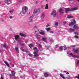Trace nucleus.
I'll return each instance as SVG.
<instances>
[{"instance_id":"nucleus-1","label":"nucleus","mask_w":79,"mask_h":79,"mask_svg":"<svg viewBox=\"0 0 79 79\" xmlns=\"http://www.w3.org/2000/svg\"><path fill=\"white\" fill-rule=\"evenodd\" d=\"M77 10V8L76 7L70 9L69 8H65V13H67V12H68L69 11H75V10Z\"/></svg>"},{"instance_id":"nucleus-2","label":"nucleus","mask_w":79,"mask_h":79,"mask_svg":"<svg viewBox=\"0 0 79 79\" xmlns=\"http://www.w3.org/2000/svg\"><path fill=\"white\" fill-rule=\"evenodd\" d=\"M73 51L76 54H79V48H75L73 49Z\"/></svg>"},{"instance_id":"nucleus-3","label":"nucleus","mask_w":79,"mask_h":79,"mask_svg":"<svg viewBox=\"0 0 79 79\" xmlns=\"http://www.w3.org/2000/svg\"><path fill=\"white\" fill-rule=\"evenodd\" d=\"M22 13L23 14H25V13H26V10H27V7L26 6H24L22 8Z\"/></svg>"},{"instance_id":"nucleus-4","label":"nucleus","mask_w":79,"mask_h":79,"mask_svg":"<svg viewBox=\"0 0 79 79\" xmlns=\"http://www.w3.org/2000/svg\"><path fill=\"white\" fill-rule=\"evenodd\" d=\"M57 13L55 11H53L52 12L51 14V15L53 16V17H55L56 16V14Z\"/></svg>"},{"instance_id":"nucleus-5","label":"nucleus","mask_w":79,"mask_h":79,"mask_svg":"<svg viewBox=\"0 0 79 79\" xmlns=\"http://www.w3.org/2000/svg\"><path fill=\"white\" fill-rule=\"evenodd\" d=\"M11 72L12 74H10L11 77H14L15 76V72L13 71H11Z\"/></svg>"},{"instance_id":"nucleus-6","label":"nucleus","mask_w":79,"mask_h":79,"mask_svg":"<svg viewBox=\"0 0 79 79\" xmlns=\"http://www.w3.org/2000/svg\"><path fill=\"white\" fill-rule=\"evenodd\" d=\"M33 17H34V15H32L30 17L29 21L28 22L29 24L30 23H32L33 22V20H32V18H33Z\"/></svg>"},{"instance_id":"nucleus-7","label":"nucleus","mask_w":79,"mask_h":79,"mask_svg":"<svg viewBox=\"0 0 79 79\" xmlns=\"http://www.w3.org/2000/svg\"><path fill=\"white\" fill-rule=\"evenodd\" d=\"M69 55H71V56H73L74 58H79V56L73 55L72 53H70L69 54Z\"/></svg>"},{"instance_id":"nucleus-8","label":"nucleus","mask_w":79,"mask_h":79,"mask_svg":"<svg viewBox=\"0 0 79 79\" xmlns=\"http://www.w3.org/2000/svg\"><path fill=\"white\" fill-rule=\"evenodd\" d=\"M33 53L34 54V56L35 57H38V56H39V55L37 54V52H33Z\"/></svg>"},{"instance_id":"nucleus-9","label":"nucleus","mask_w":79,"mask_h":79,"mask_svg":"<svg viewBox=\"0 0 79 79\" xmlns=\"http://www.w3.org/2000/svg\"><path fill=\"white\" fill-rule=\"evenodd\" d=\"M74 23L73 22H71V23H69V26L71 27V26H73V25H74Z\"/></svg>"},{"instance_id":"nucleus-10","label":"nucleus","mask_w":79,"mask_h":79,"mask_svg":"<svg viewBox=\"0 0 79 79\" xmlns=\"http://www.w3.org/2000/svg\"><path fill=\"white\" fill-rule=\"evenodd\" d=\"M42 40L44 41V42H45L46 43H47V38H42Z\"/></svg>"},{"instance_id":"nucleus-11","label":"nucleus","mask_w":79,"mask_h":79,"mask_svg":"<svg viewBox=\"0 0 79 79\" xmlns=\"http://www.w3.org/2000/svg\"><path fill=\"white\" fill-rule=\"evenodd\" d=\"M69 32H74V30L73 28H69Z\"/></svg>"},{"instance_id":"nucleus-12","label":"nucleus","mask_w":79,"mask_h":79,"mask_svg":"<svg viewBox=\"0 0 79 79\" xmlns=\"http://www.w3.org/2000/svg\"><path fill=\"white\" fill-rule=\"evenodd\" d=\"M73 28L75 29H79V27L78 26H77L76 25H75L73 26Z\"/></svg>"},{"instance_id":"nucleus-13","label":"nucleus","mask_w":79,"mask_h":79,"mask_svg":"<svg viewBox=\"0 0 79 79\" xmlns=\"http://www.w3.org/2000/svg\"><path fill=\"white\" fill-rule=\"evenodd\" d=\"M4 63L6 64V66H8V67H10V65H9V64L8 63V62L6 61H4Z\"/></svg>"},{"instance_id":"nucleus-14","label":"nucleus","mask_w":79,"mask_h":79,"mask_svg":"<svg viewBox=\"0 0 79 79\" xmlns=\"http://www.w3.org/2000/svg\"><path fill=\"white\" fill-rule=\"evenodd\" d=\"M3 46L4 48H8V47L7 46H6V43H4V44L3 45Z\"/></svg>"},{"instance_id":"nucleus-15","label":"nucleus","mask_w":79,"mask_h":79,"mask_svg":"<svg viewBox=\"0 0 79 79\" xmlns=\"http://www.w3.org/2000/svg\"><path fill=\"white\" fill-rule=\"evenodd\" d=\"M19 39V35H16L15 36V40H18L17 39Z\"/></svg>"},{"instance_id":"nucleus-16","label":"nucleus","mask_w":79,"mask_h":79,"mask_svg":"<svg viewBox=\"0 0 79 79\" xmlns=\"http://www.w3.org/2000/svg\"><path fill=\"white\" fill-rule=\"evenodd\" d=\"M44 17H45V14L43 13H42V15L41 16V19L44 18Z\"/></svg>"},{"instance_id":"nucleus-17","label":"nucleus","mask_w":79,"mask_h":79,"mask_svg":"<svg viewBox=\"0 0 79 79\" xmlns=\"http://www.w3.org/2000/svg\"><path fill=\"white\" fill-rule=\"evenodd\" d=\"M45 77H47L49 76V74L47 73H45L44 74Z\"/></svg>"},{"instance_id":"nucleus-18","label":"nucleus","mask_w":79,"mask_h":79,"mask_svg":"<svg viewBox=\"0 0 79 79\" xmlns=\"http://www.w3.org/2000/svg\"><path fill=\"white\" fill-rule=\"evenodd\" d=\"M60 77H62V78H63V79H65V77H64V76H63V75L62 74L60 73Z\"/></svg>"},{"instance_id":"nucleus-19","label":"nucleus","mask_w":79,"mask_h":79,"mask_svg":"<svg viewBox=\"0 0 79 79\" xmlns=\"http://www.w3.org/2000/svg\"><path fill=\"white\" fill-rule=\"evenodd\" d=\"M63 9L62 8H60V10H59V11L61 13V14H63Z\"/></svg>"},{"instance_id":"nucleus-20","label":"nucleus","mask_w":79,"mask_h":79,"mask_svg":"<svg viewBox=\"0 0 79 79\" xmlns=\"http://www.w3.org/2000/svg\"><path fill=\"white\" fill-rule=\"evenodd\" d=\"M37 12H38V10L37 9H34V11L33 12V13L34 14L37 13Z\"/></svg>"},{"instance_id":"nucleus-21","label":"nucleus","mask_w":79,"mask_h":79,"mask_svg":"<svg viewBox=\"0 0 79 79\" xmlns=\"http://www.w3.org/2000/svg\"><path fill=\"white\" fill-rule=\"evenodd\" d=\"M10 2V1L8 0H6L5 1V2L8 5V4L10 3V2Z\"/></svg>"},{"instance_id":"nucleus-22","label":"nucleus","mask_w":79,"mask_h":79,"mask_svg":"<svg viewBox=\"0 0 79 79\" xmlns=\"http://www.w3.org/2000/svg\"><path fill=\"white\" fill-rule=\"evenodd\" d=\"M40 34L41 35H44L45 34V32L44 31L40 33Z\"/></svg>"},{"instance_id":"nucleus-23","label":"nucleus","mask_w":79,"mask_h":79,"mask_svg":"<svg viewBox=\"0 0 79 79\" xmlns=\"http://www.w3.org/2000/svg\"><path fill=\"white\" fill-rule=\"evenodd\" d=\"M20 35L22 37H23V36H25V35L23 34V33H20Z\"/></svg>"},{"instance_id":"nucleus-24","label":"nucleus","mask_w":79,"mask_h":79,"mask_svg":"<svg viewBox=\"0 0 79 79\" xmlns=\"http://www.w3.org/2000/svg\"><path fill=\"white\" fill-rule=\"evenodd\" d=\"M48 4H47L45 7V9H48Z\"/></svg>"},{"instance_id":"nucleus-25","label":"nucleus","mask_w":79,"mask_h":79,"mask_svg":"<svg viewBox=\"0 0 79 79\" xmlns=\"http://www.w3.org/2000/svg\"><path fill=\"white\" fill-rule=\"evenodd\" d=\"M74 33L75 34V35H79V32H74Z\"/></svg>"},{"instance_id":"nucleus-26","label":"nucleus","mask_w":79,"mask_h":79,"mask_svg":"<svg viewBox=\"0 0 79 79\" xmlns=\"http://www.w3.org/2000/svg\"><path fill=\"white\" fill-rule=\"evenodd\" d=\"M46 30L47 31H50V30H51V28H48L46 29Z\"/></svg>"},{"instance_id":"nucleus-27","label":"nucleus","mask_w":79,"mask_h":79,"mask_svg":"<svg viewBox=\"0 0 79 79\" xmlns=\"http://www.w3.org/2000/svg\"><path fill=\"white\" fill-rule=\"evenodd\" d=\"M36 37L37 39H40V35H36Z\"/></svg>"},{"instance_id":"nucleus-28","label":"nucleus","mask_w":79,"mask_h":79,"mask_svg":"<svg viewBox=\"0 0 79 79\" xmlns=\"http://www.w3.org/2000/svg\"><path fill=\"white\" fill-rule=\"evenodd\" d=\"M59 49H60V50H63V47H60Z\"/></svg>"},{"instance_id":"nucleus-29","label":"nucleus","mask_w":79,"mask_h":79,"mask_svg":"<svg viewBox=\"0 0 79 79\" xmlns=\"http://www.w3.org/2000/svg\"><path fill=\"white\" fill-rule=\"evenodd\" d=\"M50 26V24L48 23L47 25L46 26V27H48V26Z\"/></svg>"},{"instance_id":"nucleus-30","label":"nucleus","mask_w":79,"mask_h":79,"mask_svg":"<svg viewBox=\"0 0 79 79\" xmlns=\"http://www.w3.org/2000/svg\"><path fill=\"white\" fill-rule=\"evenodd\" d=\"M75 77L77 79H79V75H78L77 76H76Z\"/></svg>"},{"instance_id":"nucleus-31","label":"nucleus","mask_w":79,"mask_h":79,"mask_svg":"<svg viewBox=\"0 0 79 79\" xmlns=\"http://www.w3.org/2000/svg\"><path fill=\"white\" fill-rule=\"evenodd\" d=\"M33 49L34 50H35H35H36L37 49V48L35 47L34 48H33Z\"/></svg>"},{"instance_id":"nucleus-32","label":"nucleus","mask_w":79,"mask_h":79,"mask_svg":"<svg viewBox=\"0 0 79 79\" xmlns=\"http://www.w3.org/2000/svg\"><path fill=\"white\" fill-rule=\"evenodd\" d=\"M13 11H14V10L11 9L10 10L9 12H10V13H12V12H13Z\"/></svg>"},{"instance_id":"nucleus-33","label":"nucleus","mask_w":79,"mask_h":79,"mask_svg":"<svg viewBox=\"0 0 79 79\" xmlns=\"http://www.w3.org/2000/svg\"><path fill=\"white\" fill-rule=\"evenodd\" d=\"M73 18V17L72 16H68V17H67V18H68V19H69L70 18Z\"/></svg>"},{"instance_id":"nucleus-34","label":"nucleus","mask_w":79,"mask_h":79,"mask_svg":"<svg viewBox=\"0 0 79 79\" xmlns=\"http://www.w3.org/2000/svg\"><path fill=\"white\" fill-rule=\"evenodd\" d=\"M32 44H30V45L29 46V47H32Z\"/></svg>"},{"instance_id":"nucleus-35","label":"nucleus","mask_w":79,"mask_h":79,"mask_svg":"<svg viewBox=\"0 0 79 79\" xmlns=\"http://www.w3.org/2000/svg\"><path fill=\"white\" fill-rule=\"evenodd\" d=\"M55 25L56 26H58V22L56 23H55Z\"/></svg>"},{"instance_id":"nucleus-36","label":"nucleus","mask_w":79,"mask_h":79,"mask_svg":"<svg viewBox=\"0 0 79 79\" xmlns=\"http://www.w3.org/2000/svg\"><path fill=\"white\" fill-rule=\"evenodd\" d=\"M18 47H16L15 48V49L16 50V51H18Z\"/></svg>"},{"instance_id":"nucleus-37","label":"nucleus","mask_w":79,"mask_h":79,"mask_svg":"<svg viewBox=\"0 0 79 79\" xmlns=\"http://www.w3.org/2000/svg\"><path fill=\"white\" fill-rule=\"evenodd\" d=\"M38 45H39V47H40L41 48H42V46L40 44H38Z\"/></svg>"},{"instance_id":"nucleus-38","label":"nucleus","mask_w":79,"mask_h":79,"mask_svg":"<svg viewBox=\"0 0 79 79\" xmlns=\"http://www.w3.org/2000/svg\"><path fill=\"white\" fill-rule=\"evenodd\" d=\"M20 49L21 50L22 52H24V49L22 48H20Z\"/></svg>"},{"instance_id":"nucleus-39","label":"nucleus","mask_w":79,"mask_h":79,"mask_svg":"<svg viewBox=\"0 0 79 79\" xmlns=\"http://www.w3.org/2000/svg\"><path fill=\"white\" fill-rule=\"evenodd\" d=\"M74 37L75 38H76V39H78V36H77L75 35L74 36Z\"/></svg>"},{"instance_id":"nucleus-40","label":"nucleus","mask_w":79,"mask_h":79,"mask_svg":"<svg viewBox=\"0 0 79 79\" xmlns=\"http://www.w3.org/2000/svg\"><path fill=\"white\" fill-rule=\"evenodd\" d=\"M39 3V1H37L35 2V4H37Z\"/></svg>"},{"instance_id":"nucleus-41","label":"nucleus","mask_w":79,"mask_h":79,"mask_svg":"<svg viewBox=\"0 0 79 79\" xmlns=\"http://www.w3.org/2000/svg\"><path fill=\"white\" fill-rule=\"evenodd\" d=\"M73 23H74V24H76V21H75V20L74 19H73Z\"/></svg>"},{"instance_id":"nucleus-42","label":"nucleus","mask_w":79,"mask_h":79,"mask_svg":"<svg viewBox=\"0 0 79 79\" xmlns=\"http://www.w3.org/2000/svg\"><path fill=\"white\" fill-rule=\"evenodd\" d=\"M66 24V22H63V24L64 25Z\"/></svg>"},{"instance_id":"nucleus-43","label":"nucleus","mask_w":79,"mask_h":79,"mask_svg":"<svg viewBox=\"0 0 79 79\" xmlns=\"http://www.w3.org/2000/svg\"><path fill=\"white\" fill-rule=\"evenodd\" d=\"M0 79H4V78L2 77V76H1Z\"/></svg>"},{"instance_id":"nucleus-44","label":"nucleus","mask_w":79,"mask_h":79,"mask_svg":"<svg viewBox=\"0 0 79 79\" xmlns=\"http://www.w3.org/2000/svg\"><path fill=\"white\" fill-rule=\"evenodd\" d=\"M37 10L38 12H40V9H39Z\"/></svg>"},{"instance_id":"nucleus-45","label":"nucleus","mask_w":79,"mask_h":79,"mask_svg":"<svg viewBox=\"0 0 79 79\" xmlns=\"http://www.w3.org/2000/svg\"><path fill=\"white\" fill-rule=\"evenodd\" d=\"M56 48H58V47H59V46H58V45L57 44L56 45Z\"/></svg>"},{"instance_id":"nucleus-46","label":"nucleus","mask_w":79,"mask_h":79,"mask_svg":"<svg viewBox=\"0 0 79 79\" xmlns=\"http://www.w3.org/2000/svg\"><path fill=\"white\" fill-rule=\"evenodd\" d=\"M22 46L23 47H24V44H22Z\"/></svg>"},{"instance_id":"nucleus-47","label":"nucleus","mask_w":79,"mask_h":79,"mask_svg":"<svg viewBox=\"0 0 79 79\" xmlns=\"http://www.w3.org/2000/svg\"><path fill=\"white\" fill-rule=\"evenodd\" d=\"M50 33L51 34H53V32L52 31H50Z\"/></svg>"},{"instance_id":"nucleus-48","label":"nucleus","mask_w":79,"mask_h":79,"mask_svg":"<svg viewBox=\"0 0 79 79\" xmlns=\"http://www.w3.org/2000/svg\"><path fill=\"white\" fill-rule=\"evenodd\" d=\"M19 2H23V1H24V0H19Z\"/></svg>"},{"instance_id":"nucleus-49","label":"nucleus","mask_w":79,"mask_h":79,"mask_svg":"<svg viewBox=\"0 0 79 79\" xmlns=\"http://www.w3.org/2000/svg\"><path fill=\"white\" fill-rule=\"evenodd\" d=\"M28 55H29L30 56H32V55H31V54H28Z\"/></svg>"},{"instance_id":"nucleus-50","label":"nucleus","mask_w":79,"mask_h":79,"mask_svg":"<svg viewBox=\"0 0 79 79\" xmlns=\"http://www.w3.org/2000/svg\"><path fill=\"white\" fill-rule=\"evenodd\" d=\"M18 41L20 43H21V40H18Z\"/></svg>"},{"instance_id":"nucleus-51","label":"nucleus","mask_w":79,"mask_h":79,"mask_svg":"<svg viewBox=\"0 0 79 79\" xmlns=\"http://www.w3.org/2000/svg\"><path fill=\"white\" fill-rule=\"evenodd\" d=\"M64 50H66V48H65V47H64Z\"/></svg>"},{"instance_id":"nucleus-52","label":"nucleus","mask_w":79,"mask_h":79,"mask_svg":"<svg viewBox=\"0 0 79 79\" xmlns=\"http://www.w3.org/2000/svg\"><path fill=\"white\" fill-rule=\"evenodd\" d=\"M77 63L78 64H79V60H78L77 61Z\"/></svg>"},{"instance_id":"nucleus-53","label":"nucleus","mask_w":79,"mask_h":79,"mask_svg":"<svg viewBox=\"0 0 79 79\" xmlns=\"http://www.w3.org/2000/svg\"><path fill=\"white\" fill-rule=\"evenodd\" d=\"M9 18H10V19H12V16H10V17H9Z\"/></svg>"},{"instance_id":"nucleus-54","label":"nucleus","mask_w":79,"mask_h":79,"mask_svg":"<svg viewBox=\"0 0 79 79\" xmlns=\"http://www.w3.org/2000/svg\"><path fill=\"white\" fill-rule=\"evenodd\" d=\"M37 27L36 26H35V27H34V28H37Z\"/></svg>"},{"instance_id":"nucleus-55","label":"nucleus","mask_w":79,"mask_h":79,"mask_svg":"<svg viewBox=\"0 0 79 79\" xmlns=\"http://www.w3.org/2000/svg\"><path fill=\"white\" fill-rule=\"evenodd\" d=\"M67 74H69V73L68 72H67Z\"/></svg>"},{"instance_id":"nucleus-56","label":"nucleus","mask_w":79,"mask_h":79,"mask_svg":"<svg viewBox=\"0 0 79 79\" xmlns=\"http://www.w3.org/2000/svg\"><path fill=\"white\" fill-rule=\"evenodd\" d=\"M12 67H14V64L13 65V66H12Z\"/></svg>"},{"instance_id":"nucleus-57","label":"nucleus","mask_w":79,"mask_h":79,"mask_svg":"<svg viewBox=\"0 0 79 79\" xmlns=\"http://www.w3.org/2000/svg\"><path fill=\"white\" fill-rule=\"evenodd\" d=\"M0 52H2V50H0Z\"/></svg>"},{"instance_id":"nucleus-58","label":"nucleus","mask_w":79,"mask_h":79,"mask_svg":"<svg viewBox=\"0 0 79 79\" xmlns=\"http://www.w3.org/2000/svg\"><path fill=\"white\" fill-rule=\"evenodd\" d=\"M21 13H22V11H21V12L20 13V14H21Z\"/></svg>"},{"instance_id":"nucleus-59","label":"nucleus","mask_w":79,"mask_h":79,"mask_svg":"<svg viewBox=\"0 0 79 79\" xmlns=\"http://www.w3.org/2000/svg\"><path fill=\"white\" fill-rule=\"evenodd\" d=\"M64 73H66V71H64Z\"/></svg>"},{"instance_id":"nucleus-60","label":"nucleus","mask_w":79,"mask_h":79,"mask_svg":"<svg viewBox=\"0 0 79 79\" xmlns=\"http://www.w3.org/2000/svg\"><path fill=\"white\" fill-rule=\"evenodd\" d=\"M69 1H72L73 0H69Z\"/></svg>"},{"instance_id":"nucleus-61","label":"nucleus","mask_w":79,"mask_h":79,"mask_svg":"<svg viewBox=\"0 0 79 79\" xmlns=\"http://www.w3.org/2000/svg\"><path fill=\"white\" fill-rule=\"evenodd\" d=\"M65 73H66V74H67V72H65Z\"/></svg>"},{"instance_id":"nucleus-62","label":"nucleus","mask_w":79,"mask_h":79,"mask_svg":"<svg viewBox=\"0 0 79 79\" xmlns=\"http://www.w3.org/2000/svg\"><path fill=\"white\" fill-rule=\"evenodd\" d=\"M78 2H79V0H77Z\"/></svg>"},{"instance_id":"nucleus-63","label":"nucleus","mask_w":79,"mask_h":79,"mask_svg":"<svg viewBox=\"0 0 79 79\" xmlns=\"http://www.w3.org/2000/svg\"><path fill=\"white\" fill-rule=\"evenodd\" d=\"M38 30V31H39V30Z\"/></svg>"},{"instance_id":"nucleus-64","label":"nucleus","mask_w":79,"mask_h":79,"mask_svg":"<svg viewBox=\"0 0 79 79\" xmlns=\"http://www.w3.org/2000/svg\"><path fill=\"white\" fill-rule=\"evenodd\" d=\"M73 47H75V45L73 46Z\"/></svg>"}]
</instances>
